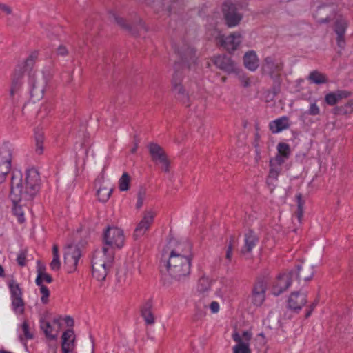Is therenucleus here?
I'll return each instance as SVG.
<instances>
[{"instance_id": "5fc2aeb1", "label": "nucleus", "mask_w": 353, "mask_h": 353, "mask_svg": "<svg viewBox=\"0 0 353 353\" xmlns=\"http://www.w3.org/2000/svg\"><path fill=\"white\" fill-rule=\"evenodd\" d=\"M179 53L185 59H191L195 54V50L194 48L188 47L186 50H181Z\"/></svg>"}, {"instance_id": "f704fd0d", "label": "nucleus", "mask_w": 353, "mask_h": 353, "mask_svg": "<svg viewBox=\"0 0 353 353\" xmlns=\"http://www.w3.org/2000/svg\"><path fill=\"white\" fill-rule=\"evenodd\" d=\"M51 283L53 281L52 277L45 272V267H39L37 270V276L35 283L37 285L43 284V282Z\"/></svg>"}, {"instance_id": "dca6fc26", "label": "nucleus", "mask_w": 353, "mask_h": 353, "mask_svg": "<svg viewBox=\"0 0 353 353\" xmlns=\"http://www.w3.org/2000/svg\"><path fill=\"white\" fill-rule=\"evenodd\" d=\"M61 318L53 319L52 325L43 319L40 321L41 329L43 331L45 336L49 339H54L59 334L61 329Z\"/></svg>"}, {"instance_id": "4468645a", "label": "nucleus", "mask_w": 353, "mask_h": 353, "mask_svg": "<svg viewBox=\"0 0 353 353\" xmlns=\"http://www.w3.org/2000/svg\"><path fill=\"white\" fill-rule=\"evenodd\" d=\"M12 152L7 146L0 148V183H2L6 176L10 172L11 168Z\"/></svg>"}, {"instance_id": "79ce46f5", "label": "nucleus", "mask_w": 353, "mask_h": 353, "mask_svg": "<svg viewBox=\"0 0 353 353\" xmlns=\"http://www.w3.org/2000/svg\"><path fill=\"white\" fill-rule=\"evenodd\" d=\"M278 154L283 156L284 158H289L290 154V145L285 143H279L277 145Z\"/></svg>"}, {"instance_id": "20e7f679", "label": "nucleus", "mask_w": 353, "mask_h": 353, "mask_svg": "<svg viewBox=\"0 0 353 353\" xmlns=\"http://www.w3.org/2000/svg\"><path fill=\"white\" fill-rule=\"evenodd\" d=\"M54 69L52 65L43 67L41 73L37 75H32L28 73V86L32 88H45L48 85L52 79Z\"/></svg>"}, {"instance_id": "5701e85b", "label": "nucleus", "mask_w": 353, "mask_h": 353, "mask_svg": "<svg viewBox=\"0 0 353 353\" xmlns=\"http://www.w3.org/2000/svg\"><path fill=\"white\" fill-rule=\"evenodd\" d=\"M265 286L263 282H257L252 291V302L256 306L261 305L265 300Z\"/></svg>"}, {"instance_id": "4be33fe9", "label": "nucleus", "mask_w": 353, "mask_h": 353, "mask_svg": "<svg viewBox=\"0 0 353 353\" xmlns=\"http://www.w3.org/2000/svg\"><path fill=\"white\" fill-rule=\"evenodd\" d=\"M334 16V9L332 6H322L319 7L314 13V18L319 23L328 22Z\"/></svg>"}, {"instance_id": "4d7b16f0", "label": "nucleus", "mask_w": 353, "mask_h": 353, "mask_svg": "<svg viewBox=\"0 0 353 353\" xmlns=\"http://www.w3.org/2000/svg\"><path fill=\"white\" fill-rule=\"evenodd\" d=\"M50 268L54 271H58L61 267L59 257H53L51 263H50Z\"/></svg>"}, {"instance_id": "f257e3e1", "label": "nucleus", "mask_w": 353, "mask_h": 353, "mask_svg": "<svg viewBox=\"0 0 353 353\" xmlns=\"http://www.w3.org/2000/svg\"><path fill=\"white\" fill-rule=\"evenodd\" d=\"M40 184V175L35 168L28 169L23 176L19 172H14L11 179L10 196L14 203L30 201L39 192Z\"/></svg>"}, {"instance_id": "f03ea898", "label": "nucleus", "mask_w": 353, "mask_h": 353, "mask_svg": "<svg viewBox=\"0 0 353 353\" xmlns=\"http://www.w3.org/2000/svg\"><path fill=\"white\" fill-rule=\"evenodd\" d=\"M192 259V245L189 242L175 243L167 261V270L170 276L177 281L188 277L191 272Z\"/></svg>"}, {"instance_id": "58836bf2", "label": "nucleus", "mask_w": 353, "mask_h": 353, "mask_svg": "<svg viewBox=\"0 0 353 353\" xmlns=\"http://www.w3.org/2000/svg\"><path fill=\"white\" fill-rule=\"evenodd\" d=\"M8 286L10 290L11 299L22 297V291L15 281H10Z\"/></svg>"}, {"instance_id": "0e129e2a", "label": "nucleus", "mask_w": 353, "mask_h": 353, "mask_svg": "<svg viewBox=\"0 0 353 353\" xmlns=\"http://www.w3.org/2000/svg\"><path fill=\"white\" fill-rule=\"evenodd\" d=\"M209 307L210 309L211 312L213 314L217 313L220 309L219 304L216 301H212L210 304Z\"/></svg>"}, {"instance_id": "774afa93", "label": "nucleus", "mask_w": 353, "mask_h": 353, "mask_svg": "<svg viewBox=\"0 0 353 353\" xmlns=\"http://www.w3.org/2000/svg\"><path fill=\"white\" fill-rule=\"evenodd\" d=\"M312 311H313V310H312V308H310V310L306 312V314H305V318H308V317L311 315V314H312Z\"/></svg>"}, {"instance_id": "bf43d9fd", "label": "nucleus", "mask_w": 353, "mask_h": 353, "mask_svg": "<svg viewBox=\"0 0 353 353\" xmlns=\"http://www.w3.org/2000/svg\"><path fill=\"white\" fill-rule=\"evenodd\" d=\"M233 241H234L233 239L230 240L229 245L228 246V248H227V251H226L225 258H226V259L228 260V261H230L232 259V250H233Z\"/></svg>"}, {"instance_id": "9d476101", "label": "nucleus", "mask_w": 353, "mask_h": 353, "mask_svg": "<svg viewBox=\"0 0 353 353\" xmlns=\"http://www.w3.org/2000/svg\"><path fill=\"white\" fill-rule=\"evenodd\" d=\"M81 256V250L77 245H68L65 248L64 263L69 273L76 270Z\"/></svg>"}, {"instance_id": "37998d69", "label": "nucleus", "mask_w": 353, "mask_h": 353, "mask_svg": "<svg viewBox=\"0 0 353 353\" xmlns=\"http://www.w3.org/2000/svg\"><path fill=\"white\" fill-rule=\"evenodd\" d=\"M260 98L263 100L265 102L268 103L272 101L275 95L276 92L272 90H263L262 92H259Z\"/></svg>"}, {"instance_id": "680f3d73", "label": "nucleus", "mask_w": 353, "mask_h": 353, "mask_svg": "<svg viewBox=\"0 0 353 353\" xmlns=\"http://www.w3.org/2000/svg\"><path fill=\"white\" fill-rule=\"evenodd\" d=\"M0 10L6 14H12V8L8 4L0 3Z\"/></svg>"}, {"instance_id": "338daca9", "label": "nucleus", "mask_w": 353, "mask_h": 353, "mask_svg": "<svg viewBox=\"0 0 353 353\" xmlns=\"http://www.w3.org/2000/svg\"><path fill=\"white\" fill-rule=\"evenodd\" d=\"M52 254L53 257H59V248L57 245L54 244L52 248Z\"/></svg>"}, {"instance_id": "6e6d98bb", "label": "nucleus", "mask_w": 353, "mask_h": 353, "mask_svg": "<svg viewBox=\"0 0 353 353\" xmlns=\"http://www.w3.org/2000/svg\"><path fill=\"white\" fill-rule=\"evenodd\" d=\"M26 251H21L17 256V261L19 265L24 266L26 264Z\"/></svg>"}, {"instance_id": "7c9ffc66", "label": "nucleus", "mask_w": 353, "mask_h": 353, "mask_svg": "<svg viewBox=\"0 0 353 353\" xmlns=\"http://www.w3.org/2000/svg\"><path fill=\"white\" fill-rule=\"evenodd\" d=\"M269 174L267 177V184L272 190L275 187V182L278 179V176L281 172V168L278 166H270Z\"/></svg>"}, {"instance_id": "e433bc0d", "label": "nucleus", "mask_w": 353, "mask_h": 353, "mask_svg": "<svg viewBox=\"0 0 353 353\" xmlns=\"http://www.w3.org/2000/svg\"><path fill=\"white\" fill-rule=\"evenodd\" d=\"M296 199L297 201V210L295 212L294 218L297 219V221L299 223H301L303 214V206L305 204V201L303 199L301 194H296Z\"/></svg>"}, {"instance_id": "ddd939ff", "label": "nucleus", "mask_w": 353, "mask_h": 353, "mask_svg": "<svg viewBox=\"0 0 353 353\" xmlns=\"http://www.w3.org/2000/svg\"><path fill=\"white\" fill-rule=\"evenodd\" d=\"M283 68V63L271 57H266L262 65L263 72L272 78L278 77Z\"/></svg>"}, {"instance_id": "b1692460", "label": "nucleus", "mask_w": 353, "mask_h": 353, "mask_svg": "<svg viewBox=\"0 0 353 353\" xmlns=\"http://www.w3.org/2000/svg\"><path fill=\"white\" fill-rule=\"evenodd\" d=\"M244 66L250 71H255L259 65V60L253 50L247 52L243 56Z\"/></svg>"}, {"instance_id": "2f4dec72", "label": "nucleus", "mask_w": 353, "mask_h": 353, "mask_svg": "<svg viewBox=\"0 0 353 353\" xmlns=\"http://www.w3.org/2000/svg\"><path fill=\"white\" fill-rule=\"evenodd\" d=\"M191 90H176L174 96L176 99L186 106L190 105L192 94Z\"/></svg>"}, {"instance_id": "0eeeda50", "label": "nucleus", "mask_w": 353, "mask_h": 353, "mask_svg": "<svg viewBox=\"0 0 353 353\" xmlns=\"http://www.w3.org/2000/svg\"><path fill=\"white\" fill-rule=\"evenodd\" d=\"M214 37L229 52H233L237 49L242 41V35L239 32H234L228 37H224L220 32L215 30Z\"/></svg>"}, {"instance_id": "a878e982", "label": "nucleus", "mask_w": 353, "mask_h": 353, "mask_svg": "<svg viewBox=\"0 0 353 353\" xmlns=\"http://www.w3.org/2000/svg\"><path fill=\"white\" fill-rule=\"evenodd\" d=\"M152 303L148 301L141 308V316L147 325H153L155 323V318L152 312Z\"/></svg>"}, {"instance_id": "2eb2a0df", "label": "nucleus", "mask_w": 353, "mask_h": 353, "mask_svg": "<svg viewBox=\"0 0 353 353\" xmlns=\"http://www.w3.org/2000/svg\"><path fill=\"white\" fill-rule=\"evenodd\" d=\"M223 10L225 22L228 27H234L241 21L242 14L237 10V8L234 5L225 4Z\"/></svg>"}, {"instance_id": "1a4fd4ad", "label": "nucleus", "mask_w": 353, "mask_h": 353, "mask_svg": "<svg viewBox=\"0 0 353 353\" xmlns=\"http://www.w3.org/2000/svg\"><path fill=\"white\" fill-rule=\"evenodd\" d=\"M294 279V274L292 271L280 274L273 282L272 287V294L275 296L282 294L288 289Z\"/></svg>"}, {"instance_id": "f3484780", "label": "nucleus", "mask_w": 353, "mask_h": 353, "mask_svg": "<svg viewBox=\"0 0 353 353\" xmlns=\"http://www.w3.org/2000/svg\"><path fill=\"white\" fill-rule=\"evenodd\" d=\"M75 334L72 329H68L61 336V352L75 353Z\"/></svg>"}, {"instance_id": "69168bd1", "label": "nucleus", "mask_w": 353, "mask_h": 353, "mask_svg": "<svg viewBox=\"0 0 353 353\" xmlns=\"http://www.w3.org/2000/svg\"><path fill=\"white\" fill-rule=\"evenodd\" d=\"M64 321L68 326L72 327L74 325V320L70 316H66Z\"/></svg>"}, {"instance_id": "603ef678", "label": "nucleus", "mask_w": 353, "mask_h": 353, "mask_svg": "<svg viewBox=\"0 0 353 353\" xmlns=\"http://www.w3.org/2000/svg\"><path fill=\"white\" fill-rule=\"evenodd\" d=\"M145 197V190H139L137 194V203H136L137 209H140L142 207Z\"/></svg>"}, {"instance_id": "6e6552de", "label": "nucleus", "mask_w": 353, "mask_h": 353, "mask_svg": "<svg viewBox=\"0 0 353 353\" xmlns=\"http://www.w3.org/2000/svg\"><path fill=\"white\" fill-rule=\"evenodd\" d=\"M148 148L152 160L161 165V168L164 172H168L170 162L163 148L157 143H151L148 145Z\"/></svg>"}, {"instance_id": "09e8293b", "label": "nucleus", "mask_w": 353, "mask_h": 353, "mask_svg": "<svg viewBox=\"0 0 353 353\" xmlns=\"http://www.w3.org/2000/svg\"><path fill=\"white\" fill-rule=\"evenodd\" d=\"M288 159V158H284L283 156L276 154V157L271 159L270 161V166H278L281 168V165Z\"/></svg>"}, {"instance_id": "c756f323", "label": "nucleus", "mask_w": 353, "mask_h": 353, "mask_svg": "<svg viewBox=\"0 0 353 353\" xmlns=\"http://www.w3.org/2000/svg\"><path fill=\"white\" fill-rule=\"evenodd\" d=\"M92 276L98 281H103L107 276L108 270L111 267L92 265Z\"/></svg>"}, {"instance_id": "ea45409f", "label": "nucleus", "mask_w": 353, "mask_h": 353, "mask_svg": "<svg viewBox=\"0 0 353 353\" xmlns=\"http://www.w3.org/2000/svg\"><path fill=\"white\" fill-rule=\"evenodd\" d=\"M12 309L16 314H22L24 312V301L22 297L11 299Z\"/></svg>"}, {"instance_id": "f8f14e48", "label": "nucleus", "mask_w": 353, "mask_h": 353, "mask_svg": "<svg viewBox=\"0 0 353 353\" xmlns=\"http://www.w3.org/2000/svg\"><path fill=\"white\" fill-rule=\"evenodd\" d=\"M156 213L152 210H146L143 212L141 220L137 223L133 234L134 239L143 236L150 228Z\"/></svg>"}, {"instance_id": "864d4df0", "label": "nucleus", "mask_w": 353, "mask_h": 353, "mask_svg": "<svg viewBox=\"0 0 353 353\" xmlns=\"http://www.w3.org/2000/svg\"><path fill=\"white\" fill-rule=\"evenodd\" d=\"M117 280L121 284H129L130 280L128 278L126 272L119 271L117 274Z\"/></svg>"}, {"instance_id": "473e14b6", "label": "nucleus", "mask_w": 353, "mask_h": 353, "mask_svg": "<svg viewBox=\"0 0 353 353\" xmlns=\"http://www.w3.org/2000/svg\"><path fill=\"white\" fill-rule=\"evenodd\" d=\"M307 79L310 82L316 85H321L328 82L327 77L317 70L311 72Z\"/></svg>"}, {"instance_id": "a18cd8bd", "label": "nucleus", "mask_w": 353, "mask_h": 353, "mask_svg": "<svg viewBox=\"0 0 353 353\" xmlns=\"http://www.w3.org/2000/svg\"><path fill=\"white\" fill-rule=\"evenodd\" d=\"M320 114V109L316 103H312L310 105V108L307 111L303 112L301 117L303 119L307 114L312 116H316Z\"/></svg>"}, {"instance_id": "de8ad7c7", "label": "nucleus", "mask_w": 353, "mask_h": 353, "mask_svg": "<svg viewBox=\"0 0 353 353\" xmlns=\"http://www.w3.org/2000/svg\"><path fill=\"white\" fill-rule=\"evenodd\" d=\"M110 15L114 19V21L121 28H125L126 30L130 29V26L128 24V23L124 19L119 17L115 13L113 12H111Z\"/></svg>"}, {"instance_id": "423d86ee", "label": "nucleus", "mask_w": 353, "mask_h": 353, "mask_svg": "<svg viewBox=\"0 0 353 353\" xmlns=\"http://www.w3.org/2000/svg\"><path fill=\"white\" fill-rule=\"evenodd\" d=\"M252 337L250 331H243L241 334L234 331L232 334V339L236 344L232 347L233 353H252L250 348V341Z\"/></svg>"}, {"instance_id": "c03bdc74", "label": "nucleus", "mask_w": 353, "mask_h": 353, "mask_svg": "<svg viewBox=\"0 0 353 353\" xmlns=\"http://www.w3.org/2000/svg\"><path fill=\"white\" fill-rule=\"evenodd\" d=\"M38 286L40 288V293L41 294V301L42 303L47 304L49 302L50 290L43 284Z\"/></svg>"}, {"instance_id": "bb28decb", "label": "nucleus", "mask_w": 353, "mask_h": 353, "mask_svg": "<svg viewBox=\"0 0 353 353\" xmlns=\"http://www.w3.org/2000/svg\"><path fill=\"white\" fill-rule=\"evenodd\" d=\"M350 95L347 91L337 90L336 92H330L325 97V102L330 105L336 104L341 99L346 98Z\"/></svg>"}, {"instance_id": "aec40b11", "label": "nucleus", "mask_w": 353, "mask_h": 353, "mask_svg": "<svg viewBox=\"0 0 353 353\" xmlns=\"http://www.w3.org/2000/svg\"><path fill=\"white\" fill-rule=\"evenodd\" d=\"M259 242L257 235L253 231H249L245 234L244 245L241 249V253L243 255L251 253L252 249L256 247Z\"/></svg>"}, {"instance_id": "c9c22d12", "label": "nucleus", "mask_w": 353, "mask_h": 353, "mask_svg": "<svg viewBox=\"0 0 353 353\" xmlns=\"http://www.w3.org/2000/svg\"><path fill=\"white\" fill-rule=\"evenodd\" d=\"M212 285V281L207 276H202L198 281L197 291L201 294L208 292Z\"/></svg>"}, {"instance_id": "39448f33", "label": "nucleus", "mask_w": 353, "mask_h": 353, "mask_svg": "<svg viewBox=\"0 0 353 353\" xmlns=\"http://www.w3.org/2000/svg\"><path fill=\"white\" fill-rule=\"evenodd\" d=\"M103 246L121 248L124 245L125 236L123 231L117 227H109L104 233Z\"/></svg>"}, {"instance_id": "e2e57ef3", "label": "nucleus", "mask_w": 353, "mask_h": 353, "mask_svg": "<svg viewBox=\"0 0 353 353\" xmlns=\"http://www.w3.org/2000/svg\"><path fill=\"white\" fill-rule=\"evenodd\" d=\"M57 54L58 55L65 57L68 55V50L65 46L60 45L57 50Z\"/></svg>"}, {"instance_id": "a211bd4d", "label": "nucleus", "mask_w": 353, "mask_h": 353, "mask_svg": "<svg viewBox=\"0 0 353 353\" xmlns=\"http://www.w3.org/2000/svg\"><path fill=\"white\" fill-rule=\"evenodd\" d=\"M307 303V294L303 292H294L290 294L288 305L292 310L298 312Z\"/></svg>"}, {"instance_id": "49530a36", "label": "nucleus", "mask_w": 353, "mask_h": 353, "mask_svg": "<svg viewBox=\"0 0 353 353\" xmlns=\"http://www.w3.org/2000/svg\"><path fill=\"white\" fill-rule=\"evenodd\" d=\"M30 94L31 100L35 103L43 98L44 90H31Z\"/></svg>"}, {"instance_id": "6ab92c4d", "label": "nucleus", "mask_w": 353, "mask_h": 353, "mask_svg": "<svg viewBox=\"0 0 353 353\" xmlns=\"http://www.w3.org/2000/svg\"><path fill=\"white\" fill-rule=\"evenodd\" d=\"M294 274V278L299 280L310 281L314 276V268L308 263L302 262L296 266L295 271H292Z\"/></svg>"}, {"instance_id": "72a5a7b5", "label": "nucleus", "mask_w": 353, "mask_h": 353, "mask_svg": "<svg viewBox=\"0 0 353 353\" xmlns=\"http://www.w3.org/2000/svg\"><path fill=\"white\" fill-rule=\"evenodd\" d=\"M34 150L37 154H43L44 151V134L42 131L34 132Z\"/></svg>"}, {"instance_id": "8fccbe9b", "label": "nucleus", "mask_w": 353, "mask_h": 353, "mask_svg": "<svg viewBox=\"0 0 353 353\" xmlns=\"http://www.w3.org/2000/svg\"><path fill=\"white\" fill-rule=\"evenodd\" d=\"M21 330L26 339H33V334L30 332L29 325L26 321L22 323Z\"/></svg>"}, {"instance_id": "c85d7f7f", "label": "nucleus", "mask_w": 353, "mask_h": 353, "mask_svg": "<svg viewBox=\"0 0 353 353\" xmlns=\"http://www.w3.org/2000/svg\"><path fill=\"white\" fill-rule=\"evenodd\" d=\"M38 58V52L37 51L32 52L26 59L22 62L19 63L17 65L21 67L22 70L26 72L31 71L34 66V64Z\"/></svg>"}, {"instance_id": "a19ab883", "label": "nucleus", "mask_w": 353, "mask_h": 353, "mask_svg": "<svg viewBox=\"0 0 353 353\" xmlns=\"http://www.w3.org/2000/svg\"><path fill=\"white\" fill-rule=\"evenodd\" d=\"M130 176L124 172L119 180V189L121 191H127L129 189Z\"/></svg>"}, {"instance_id": "9b49d317", "label": "nucleus", "mask_w": 353, "mask_h": 353, "mask_svg": "<svg viewBox=\"0 0 353 353\" xmlns=\"http://www.w3.org/2000/svg\"><path fill=\"white\" fill-rule=\"evenodd\" d=\"M114 259V250L112 248L103 246L101 250L94 252L92 264L111 267Z\"/></svg>"}, {"instance_id": "412c9836", "label": "nucleus", "mask_w": 353, "mask_h": 353, "mask_svg": "<svg viewBox=\"0 0 353 353\" xmlns=\"http://www.w3.org/2000/svg\"><path fill=\"white\" fill-rule=\"evenodd\" d=\"M347 27V22L344 19H339L336 20L334 25V32H336L337 37L336 41L337 45L339 48H343L345 45V33Z\"/></svg>"}, {"instance_id": "393cba45", "label": "nucleus", "mask_w": 353, "mask_h": 353, "mask_svg": "<svg viewBox=\"0 0 353 353\" xmlns=\"http://www.w3.org/2000/svg\"><path fill=\"white\" fill-rule=\"evenodd\" d=\"M290 128L289 119L287 117H282L272 121L269 123L270 130L273 133H279Z\"/></svg>"}, {"instance_id": "052dcab7", "label": "nucleus", "mask_w": 353, "mask_h": 353, "mask_svg": "<svg viewBox=\"0 0 353 353\" xmlns=\"http://www.w3.org/2000/svg\"><path fill=\"white\" fill-rule=\"evenodd\" d=\"M205 316V312L201 310H197L193 315L192 319L194 321H197L203 319Z\"/></svg>"}, {"instance_id": "4c0bfd02", "label": "nucleus", "mask_w": 353, "mask_h": 353, "mask_svg": "<svg viewBox=\"0 0 353 353\" xmlns=\"http://www.w3.org/2000/svg\"><path fill=\"white\" fill-rule=\"evenodd\" d=\"M112 191V189L111 188L100 187L97 192L99 201L103 203L106 202L110 199Z\"/></svg>"}, {"instance_id": "3c124183", "label": "nucleus", "mask_w": 353, "mask_h": 353, "mask_svg": "<svg viewBox=\"0 0 353 353\" xmlns=\"http://www.w3.org/2000/svg\"><path fill=\"white\" fill-rule=\"evenodd\" d=\"M13 212L15 216L18 218V221L21 223L25 221L24 213L21 208V206L14 205L13 208Z\"/></svg>"}, {"instance_id": "13d9d810", "label": "nucleus", "mask_w": 353, "mask_h": 353, "mask_svg": "<svg viewBox=\"0 0 353 353\" xmlns=\"http://www.w3.org/2000/svg\"><path fill=\"white\" fill-rule=\"evenodd\" d=\"M172 82L173 86L175 88H177L179 86H181V82H182L181 74L179 73H178V72H176L174 74V77H173Z\"/></svg>"}, {"instance_id": "cd10ccee", "label": "nucleus", "mask_w": 353, "mask_h": 353, "mask_svg": "<svg viewBox=\"0 0 353 353\" xmlns=\"http://www.w3.org/2000/svg\"><path fill=\"white\" fill-rule=\"evenodd\" d=\"M25 72L21 66L16 65L11 78L13 88H19L23 85Z\"/></svg>"}, {"instance_id": "7ed1b4c3", "label": "nucleus", "mask_w": 353, "mask_h": 353, "mask_svg": "<svg viewBox=\"0 0 353 353\" xmlns=\"http://www.w3.org/2000/svg\"><path fill=\"white\" fill-rule=\"evenodd\" d=\"M213 62L219 69L228 73H235L236 79L241 82L243 86H256L255 79L248 77L242 71H240L236 63L230 57L225 55H219L214 57Z\"/></svg>"}]
</instances>
